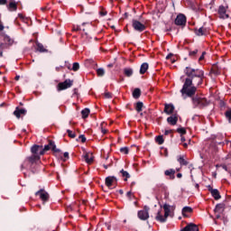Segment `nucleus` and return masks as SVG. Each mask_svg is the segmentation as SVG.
Returning a JSON list of instances; mask_svg holds the SVG:
<instances>
[{
	"label": "nucleus",
	"instance_id": "4",
	"mask_svg": "<svg viewBox=\"0 0 231 231\" xmlns=\"http://www.w3.org/2000/svg\"><path fill=\"white\" fill-rule=\"evenodd\" d=\"M132 26H133L134 30H135V32H144V30H145V24L142 23L138 20H133Z\"/></svg>",
	"mask_w": 231,
	"mask_h": 231
},
{
	"label": "nucleus",
	"instance_id": "35",
	"mask_svg": "<svg viewBox=\"0 0 231 231\" xmlns=\"http://www.w3.org/2000/svg\"><path fill=\"white\" fill-rule=\"evenodd\" d=\"M178 162L179 163H180L181 165H189V162L187 161H185V159L180 156L179 159H178Z\"/></svg>",
	"mask_w": 231,
	"mask_h": 231
},
{
	"label": "nucleus",
	"instance_id": "33",
	"mask_svg": "<svg viewBox=\"0 0 231 231\" xmlns=\"http://www.w3.org/2000/svg\"><path fill=\"white\" fill-rule=\"evenodd\" d=\"M97 77H104L106 75V70L102 68L97 69Z\"/></svg>",
	"mask_w": 231,
	"mask_h": 231
},
{
	"label": "nucleus",
	"instance_id": "8",
	"mask_svg": "<svg viewBox=\"0 0 231 231\" xmlns=\"http://www.w3.org/2000/svg\"><path fill=\"white\" fill-rule=\"evenodd\" d=\"M218 14L220 19H228L230 15L226 13V7L220 5L218 7Z\"/></svg>",
	"mask_w": 231,
	"mask_h": 231
},
{
	"label": "nucleus",
	"instance_id": "38",
	"mask_svg": "<svg viewBox=\"0 0 231 231\" xmlns=\"http://www.w3.org/2000/svg\"><path fill=\"white\" fill-rule=\"evenodd\" d=\"M177 133H179L182 136V134H187V130H185V128H178Z\"/></svg>",
	"mask_w": 231,
	"mask_h": 231
},
{
	"label": "nucleus",
	"instance_id": "31",
	"mask_svg": "<svg viewBox=\"0 0 231 231\" xmlns=\"http://www.w3.org/2000/svg\"><path fill=\"white\" fill-rule=\"evenodd\" d=\"M155 142L159 144V145H163V135H158L156 138H155Z\"/></svg>",
	"mask_w": 231,
	"mask_h": 231
},
{
	"label": "nucleus",
	"instance_id": "3",
	"mask_svg": "<svg viewBox=\"0 0 231 231\" xmlns=\"http://www.w3.org/2000/svg\"><path fill=\"white\" fill-rule=\"evenodd\" d=\"M73 86V80L66 79L64 82H60L57 86L58 91H63L64 89H68Z\"/></svg>",
	"mask_w": 231,
	"mask_h": 231
},
{
	"label": "nucleus",
	"instance_id": "55",
	"mask_svg": "<svg viewBox=\"0 0 231 231\" xmlns=\"http://www.w3.org/2000/svg\"><path fill=\"white\" fill-rule=\"evenodd\" d=\"M180 142H185V137H183V135H180Z\"/></svg>",
	"mask_w": 231,
	"mask_h": 231
},
{
	"label": "nucleus",
	"instance_id": "60",
	"mask_svg": "<svg viewBox=\"0 0 231 231\" xmlns=\"http://www.w3.org/2000/svg\"><path fill=\"white\" fill-rule=\"evenodd\" d=\"M107 68H113V63L108 64Z\"/></svg>",
	"mask_w": 231,
	"mask_h": 231
},
{
	"label": "nucleus",
	"instance_id": "48",
	"mask_svg": "<svg viewBox=\"0 0 231 231\" xmlns=\"http://www.w3.org/2000/svg\"><path fill=\"white\" fill-rule=\"evenodd\" d=\"M211 73H212L213 75H219V71H217V70H216V69H212V70H211Z\"/></svg>",
	"mask_w": 231,
	"mask_h": 231
},
{
	"label": "nucleus",
	"instance_id": "52",
	"mask_svg": "<svg viewBox=\"0 0 231 231\" xmlns=\"http://www.w3.org/2000/svg\"><path fill=\"white\" fill-rule=\"evenodd\" d=\"M0 5H6V0H0Z\"/></svg>",
	"mask_w": 231,
	"mask_h": 231
},
{
	"label": "nucleus",
	"instance_id": "26",
	"mask_svg": "<svg viewBox=\"0 0 231 231\" xmlns=\"http://www.w3.org/2000/svg\"><path fill=\"white\" fill-rule=\"evenodd\" d=\"M141 95H142V90H140V88H135L133 92V97L135 99L140 98Z\"/></svg>",
	"mask_w": 231,
	"mask_h": 231
},
{
	"label": "nucleus",
	"instance_id": "58",
	"mask_svg": "<svg viewBox=\"0 0 231 231\" xmlns=\"http://www.w3.org/2000/svg\"><path fill=\"white\" fill-rule=\"evenodd\" d=\"M183 147L187 148V147H189V144L187 143H184Z\"/></svg>",
	"mask_w": 231,
	"mask_h": 231
},
{
	"label": "nucleus",
	"instance_id": "14",
	"mask_svg": "<svg viewBox=\"0 0 231 231\" xmlns=\"http://www.w3.org/2000/svg\"><path fill=\"white\" fill-rule=\"evenodd\" d=\"M52 152L57 158H60V160H62V162H66V159H64V157L62 156V152L60 151V149H57V146H53Z\"/></svg>",
	"mask_w": 231,
	"mask_h": 231
},
{
	"label": "nucleus",
	"instance_id": "7",
	"mask_svg": "<svg viewBox=\"0 0 231 231\" xmlns=\"http://www.w3.org/2000/svg\"><path fill=\"white\" fill-rule=\"evenodd\" d=\"M175 24L177 26H185V24H187V17H185L184 14L177 15L175 19Z\"/></svg>",
	"mask_w": 231,
	"mask_h": 231
},
{
	"label": "nucleus",
	"instance_id": "9",
	"mask_svg": "<svg viewBox=\"0 0 231 231\" xmlns=\"http://www.w3.org/2000/svg\"><path fill=\"white\" fill-rule=\"evenodd\" d=\"M180 231H199V227H198V225H196L194 223H190V224H188Z\"/></svg>",
	"mask_w": 231,
	"mask_h": 231
},
{
	"label": "nucleus",
	"instance_id": "46",
	"mask_svg": "<svg viewBox=\"0 0 231 231\" xmlns=\"http://www.w3.org/2000/svg\"><path fill=\"white\" fill-rule=\"evenodd\" d=\"M113 95L110 92H105V97L106 98H111Z\"/></svg>",
	"mask_w": 231,
	"mask_h": 231
},
{
	"label": "nucleus",
	"instance_id": "23",
	"mask_svg": "<svg viewBox=\"0 0 231 231\" xmlns=\"http://www.w3.org/2000/svg\"><path fill=\"white\" fill-rule=\"evenodd\" d=\"M189 214H192V208L184 207L182 208V216H184V217H189Z\"/></svg>",
	"mask_w": 231,
	"mask_h": 231
},
{
	"label": "nucleus",
	"instance_id": "17",
	"mask_svg": "<svg viewBox=\"0 0 231 231\" xmlns=\"http://www.w3.org/2000/svg\"><path fill=\"white\" fill-rule=\"evenodd\" d=\"M83 158L86 162V163H88V165H91V163H93V153H86L85 155H83Z\"/></svg>",
	"mask_w": 231,
	"mask_h": 231
},
{
	"label": "nucleus",
	"instance_id": "64",
	"mask_svg": "<svg viewBox=\"0 0 231 231\" xmlns=\"http://www.w3.org/2000/svg\"><path fill=\"white\" fill-rule=\"evenodd\" d=\"M0 57H3V51H0Z\"/></svg>",
	"mask_w": 231,
	"mask_h": 231
},
{
	"label": "nucleus",
	"instance_id": "34",
	"mask_svg": "<svg viewBox=\"0 0 231 231\" xmlns=\"http://www.w3.org/2000/svg\"><path fill=\"white\" fill-rule=\"evenodd\" d=\"M121 174L125 179V181H127V178H131V175L129 174V172L124 171V170H121Z\"/></svg>",
	"mask_w": 231,
	"mask_h": 231
},
{
	"label": "nucleus",
	"instance_id": "29",
	"mask_svg": "<svg viewBox=\"0 0 231 231\" xmlns=\"http://www.w3.org/2000/svg\"><path fill=\"white\" fill-rule=\"evenodd\" d=\"M143 107V103L142 101H138L135 105V110L137 111V113H140Z\"/></svg>",
	"mask_w": 231,
	"mask_h": 231
},
{
	"label": "nucleus",
	"instance_id": "53",
	"mask_svg": "<svg viewBox=\"0 0 231 231\" xmlns=\"http://www.w3.org/2000/svg\"><path fill=\"white\" fill-rule=\"evenodd\" d=\"M173 55H174V54L170 53V54L167 55L166 59L169 60V59H171V57H172Z\"/></svg>",
	"mask_w": 231,
	"mask_h": 231
},
{
	"label": "nucleus",
	"instance_id": "10",
	"mask_svg": "<svg viewBox=\"0 0 231 231\" xmlns=\"http://www.w3.org/2000/svg\"><path fill=\"white\" fill-rule=\"evenodd\" d=\"M53 146H56L55 143L53 141H49V144L45 145L43 149L42 148L40 154L44 155V152H46V151H50V149L53 151Z\"/></svg>",
	"mask_w": 231,
	"mask_h": 231
},
{
	"label": "nucleus",
	"instance_id": "62",
	"mask_svg": "<svg viewBox=\"0 0 231 231\" xmlns=\"http://www.w3.org/2000/svg\"><path fill=\"white\" fill-rule=\"evenodd\" d=\"M216 217L217 219H219L221 217V215H217Z\"/></svg>",
	"mask_w": 231,
	"mask_h": 231
},
{
	"label": "nucleus",
	"instance_id": "18",
	"mask_svg": "<svg viewBox=\"0 0 231 231\" xmlns=\"http://www.w3.org/2000/svg\"><path fill=\"white\" fill-rule=\"evenodd\" d=\"M14 116H16V118H21V115H26V109H19V107H16L15 111L14 112Z\"/></svg>",
	"mask_w": 231,
	"mask_h": 231
},
{
	"label": "nucleus",
	"instance_id": "19",
	"mask_svg": "<svg viewBox=\"0 0 231 231\" xmlns=\"http://www.w3.org/2000/svg\"><path fill=\"white\" fill-rule=\"evenodd\" d=\"M164 174H165V176H169L170 180H174V178H176L174 176V174H176V170H174V169L166 170L164 171Z\"/></svg>",
	"mask_w": 231,
	"mask_h": 231
},
{
	"label": "nucleus",
	"instance_id": "2",
	"mask_svg": "<svg viewBox=\"0 0 231 231\" xmlns=\"http://www.w3.org/2000/svg\"><path fill=\"white\" fill-rule=\"evenodd\" d=\"M192 103L195 107H205L206 106H208V101L207 98L199 96H195L192 97Z\"/></svg>",
	"mask_w": 231,
	"mask_h": 231
},
{
	"label": "nucleus",
	"instance_id": "20",
	"mask_svg": "<svg viewBox=\"0 0 231 231\" xmlns=\"http://www.w3.org/2000/svg\"><path fill=\"white\" fill-rule=\"evenodd\" d=\"M155 219L157 221H160V223H165V221H167V217H165V215L163 217V215L162 214V211H158L157 215L155 217Z\"/></svg>",
	"mask_w": 231,
	"mask_h": 231
},
{
	"label": "nucleus",
	"instance_id": "40",
	"mask_svg": "<svg viewBox=\"0 0 231 231\" xmlns=\"http://www.w3.org/2000/svg\"><path fill=\"white\" fill-rule=\"evenodd\" d=\"M67 133L69 138H75V136H77V134H75V133H73L71 130H67Z\"/></svg>",
	"mask_w": 231,
	"mask_h": 231
},
{
	"label": "nucleus",
	"instance_id": "56",
	"mask_svg": "<svg viewBox=\"0 0 231 231\" xmlns=\"http://www.w3.org/2000/svg\"><path fill=\"white\" fill-rule=\"evenodd\" d=\"M203 59H205V56L202 54V55L199 57V60H203Z\"/></svg>",
	"mask_w": 231,
	"mask_h": 231
},
{
	"label": "nucleus",
	"instance_id": "21",
	"mask_svg": "<svg viewBox=\"0 0 231 231\" xmlns=\"http://www.w3.org/2000/svg\"><path fill=\"white\" fill-rule=\"evenodd\" d=\"M167 122H168V124H170L171 125H176V124H178V116H169V117L167 118Z\"/></svg>",
	"mask_w": 231,
	"mask_h": 231
},
{
	"label": "nucleus",
	"instance_id": "25",
	"mask_svg": "<svg viewBox=\"0 0 231 231\" xmlns=\"http://www.w3.org/2000/svg\"><path fill=\"white\" fill-rule=\"evenodd\" d=\"M163 208H164L165 217H169V214H171V206H169V204H164Z\"/></svg>",
	"mask_w": 231,
	"mask_h": 231
},
{
	"label": "nucleus",
	"instance_id": "15",
	"mask_svg": "<svg viewBox=\"0 0 231 231\" xmlns=\"http://www.w3.org/2000/svg\"><path fill=\"white\" fill-rule=\"evenodd\" d=\"M138 217L145 221V219H149V211L148 210H141L138 212Z\"/></svg>",
	"mask_w": 231,
	"mask_h": 231
},
{
	"label": "nucleus",
	"instance_id": "6",
	"mask_svg": "<svg viewBox=\"0 0 231 231\" xmlns=\"http://www.w3.org/2000/svg\"><path fill=\"white\" fill-rule=\"evenodd\" d=\"M35 196H39L40 199H42V201H43V203H46V201H49V199H50V194L47 193V191L42 189L38 190L35 193Z\"/></svg>",
	"mask_w": 231,
	"mask_h": 231
},
{
	"label": "nucleus",
	"instance_id": "37",
	"mask_svg": "<svg viewBox=\"0 0 231 231\" xmlns=\"http://www.w3.org/2000/svg\"><path fill=\"white\" fill-rule=\"evenodd\" d=\"M9 8L14 11L17 10V4H15V2H10Z\"/></svg>",
	"mask_w": 231,
	"mask_h": 231
},
{
	"label": "nucleus",
	"instance_id": "39",
	"mask_svg": "<svg viewBox=\"0 0 231 231\" xmlns=\"http://www.w3.org/2000/svg\"><path fill=\"white\" fill-rule=\"evenodd\" d=\"M120 152H123L124 154H129V148L123 147L120 149Z\"/></svg>",
	"mask_w": 231,
	"mask_h": 231
},
{
	"label": "nucleus",
	"instance_id": "32",
	"mask_svg": "<svg viewBox=\"0 0 231 231\" xmlns=\"http://www.w3.org/2000/svg\"><path fill=\"white\" fill-rule=\"evenodd\" d=\"M82 118H88L89 116V109L85 108L81 111Z\"/></svg>",
	"mask_w": 231,
	"mask_h": 231
},
{
	"label": "nucleus",
	"instance_id": "22",
	"mask_svg": "<svg viewBox=\"0 0 231 231\" xmlns=\"http://www.w3.org/2000/svg\"><path fill=\"white\" fill-rule=\"evenodd\" d=\"M196 35L201 36V35H207L208 32L207 31V28L205 27H200L199 29L195 30Z\"/></svg>",
	"mask_w": 231,
	"mask_h": 231
},
{
	"label": "nucleus",
	"instance_id": "51",
	"mask_svg": "<svg viewBox=\"0 0 231 231\" xmlns=\"http://www.w3.org/2000/svg\"><path fill=\"white\" fill-rule=\"evenodd\" d=\"M5 30V26L3 25V23H0V32H3Z\"/></svg>",
	"mask_w": 231,
	"mask_h": 231
},
{
	"label": "nucleus",
	"instance_id": "41",
	"mask_svg": "<svg viewBox=\"0 0 231 231\" xmlns=\"http://www.w3.org/2000/svg\"><path fill=\"white\" fill-rule=\"evenodd\" d=\"M226 117L231 122V110H227L226 113Z\"/></svg>",
	"mask_w": 231,
	"mask_h": 231
},
{
	"label": "nucleus",
	"instance_id": "16",
	"mask_svg": "<svg viewBox=\"0 0 231 231\" xmlns=\"http://www.w3.org/2000/svg\"><path fill=\"white\" fill-rule=\"evenodd\" d=\"M209 191L211 193V195L213 196L214 199L217 200V199H221V195L219 194V190L217 189H214L211 187H209Z\"/></svg>",
	"mask_w": 231,
	"mask_h": 231
},
{
	"label": "nucleus",
	"instance_id": "50",
	"mask_svg": "<svg viewBox=\"0 0 231 231\" xmlns=\"http://www.w3.org/2000/svg\"><path fill=\"white\" fill-rule=\"evenodd\" d=\"M126 196H127V198H129V199H131V196H133V193L131 191H128L126 193Z\"/></svg>",
	"mask_w": 231,
	"mask_h": 231
},
{
	"label": "nucleus",
	"instance_id": "36",
	"mask_svg": "<svg viewBox=\"0 0 231 231\" xmlns=\"http://www.w3.org/2000/svg\"><path fill=\"white\" fill-rule=\"evenodd\" d=\"M79 69H80V65L79 64V62H74L72 66V70L79 71Z\"/></svg>",
	"mask_w": 231,
	"mask_h": 231
},
{
	"label": "nucleus",
	"instance_id": "57",
	"mask_svg": "<svg viewBox=\"0 0 231 231\" xmlns=\"http://www.w3.org/2000/svg\"><path fill=\"white\" fill-rule=\"evenodd\" d=\"M182 176H183V175H182L181 173H178V174H177V178H182Z\"/></svg>",
	"mask_w": 231,
	"mask_h": 231
},
{
	"label": "nucleus",
	"instance_id": "11",
	"mask_svg": "<svg viewBox=\"0 0 231 231\" xmlns=\"http://www.w3.org/2000/svg\"><path fill=\"white\" fill-rule=\"evenodd\" d=\"M41 160V156L39 154H32L31 156L27 157V162L31 163V165H33V163H37Z\"/></svg>",
	"mask_w": 231,
	"mask_h": 231
},
{
	"label": "nucleus",
	"instance_id": "59",
	"mask_svg": "<svg viewBox=\"0 0 231 231\" xmlns=\"http://www.w3.org/2000/svg\"><path fill=\"white\" fill-rule=\"evenodd\" d=\"M19 79H21V77H20V76H16V77L14 78V80H19Z\"/></svg>",
	"mask_w": 231,
	"mask_h": 231
},
{
	"label": "nucleus",
	"instance_id": "1",
	"mask_svg": "<svg viewBox=\"0 0 231 231\" xmlns=\"http://www.w3.org/2000/svg\"><path fill=\"white\" fill-rule=\"evenodd\" d=\"M185 73L188 78L185 79L180 92L182 95H187V97H194L198 89L196 86H201L203 84L205 72L199 69L187 67Z\"/></svg>",
	"mask_w": 231,
	"mask_h": 231
},
{
	"label": "nucleus",
	"instance_id": "24",
	"mask_svg": "<svg viewBox=\"0 0 231 231\" xmlns=\"http://www.w3.org/2000/svg\"><path fill=\"white\" fill-rule=\"evenodd\" d=\"M149 69V64L144 62L141 65L140 74L143 75Z\"/></svg>",
	"mask_w": 231,
	"mask_h": 231
},
{
	"label": "nucleus",
	"instance_id": "61",
	"mask_svg": "<svg viewBox=\"0 0 231 231\" xmlns=\"http://www.w3.org/2000/svg\"><path fill=\"white\" fill-rule=\"evenodd\" d=\"M119 194H124V190H122V189H119Z\"/></svg>",
	"mask_w": 231,
	"mask_h": 231
},
{
	"label": "nucleus",
	"instance_id": "42",
	"mask_svg": "<svg viewBox=\"0 0 231 231\" xmlns=\"http://www.w3.org/2000/svg\"><path fill=\"white\" fill-rule=\"evenodd\" d=\"M198 54V49L189 51V56L194 57Z\"/></svg>",
	"mask_w": 231,
	"mask_h": 231
},
{
	"label": "nucleus",
	"instance_id": "44",
	"mask_svg": "<svg viewBox=\"0 0 231 231\" xmlns=\"http://www.w3.org/2000/svg\"><path fill=\"white\" fill-rule=\"evenodd\" d=\"M101 132L103 133V134H106L107 130L104 129V123H101Z\"/></svg>",
	"mask_w": 231,
	"mask_h": 231
},
{
	"label": "nucleus",
	"instance_id": "5",
	"mask_svg": "<svg viewBox=\"0 0 231 231\" xmlns=\"http://www.w3.org/2000/svg\"><path fill=\"white\" fill-rule=\"evenodd\" d=\"M106 187H108V189H110V187H116L117 183H118V179H116V177L115 176H109L106 178Z\"/></svg>",
	"mask_w": 231,
	"mask_h": 231
},
{
	"label": "nucleus",
	"instance_id": "45",
	"mask_svg": "<svg viewBox=\"0 0 231 231\" xmlns=\"http://www.w3.org/2000/svg\"><path fill=\"white\" fill-rule=\"evenodd\" d=\"M5 41L9 42L10 44H12V42H14V40L10 39V37H8V36L5 37Z\"/></svg>",
	"mask_w": 231,
	"mask_h": 231
},
{
	"label": "nucleus",
	"instance_id": "54",
	"mask_svg": "<svg viewBox=\"0 0 231 231\" xmlns=\"http://www.w3.org/2000/svg\"><path fill=\"white\" fill-rule=\"evenodd\" d=\"M100 15H107V12H104V11H102V12H100Z\"/></svg>",
	"mask_w": 231,
	"mask_h": 231
},
{
	"label": "nucleus",
	"instance_id": "12",
	"mask_svg": "<svg viewBox=\"0 0 231 231\" xmlns=\"http://www.w3.org/2000/svg\"><path fill=\"white\" fill-rule=\"evenodd\" d=\"M41 151H42V146H41V145L34 144L31 148V152H32V155L39 154V156H42L41 155Z\"/></svg>",
	"mask_w": 231,
	"mask_h": 231
},
{
	"label": "nucleus",
	"instance_id": "30",
	"mask_svg": "<svg viewBox=\"0 0 231 231\" xmlns=\"http://www.w3.org/2000/svg\"><path fill=\"white\" fill-rule=\"evenodd\" d=\"M225 208V204H217L214 209L215 213L221 212Z\"/></svg>",
	"mask_w": 231,
	"mask_h": 231
},
{
	"label": "nucleus",
	"instance_id": "13",
	"mask_svg": "<svg viewBox=\"0 0 231 231\" xmlns=\"http://www.w3.org/2000/svg\"><path fill=\"white\" fill-rule=\"evenodd\" d=\"M164 113H166V115H172V113H174V105L165 104L164 105Z\"/></svg>",
	"mask_w": 231,
	"mask_h": 231
},
{
	"label": "nucleus",
	"instance_id": "27",
	"mask_svg": "<svg viewBox=\"0 0 231 231\" xmlns=\"http://www.w3.org/2000/svg\"><path fill=\"white\" fill-rule=\"evenodd\" d=\"M37 51H40V53H46L48 52V50L44 49V45L42 43H37Z\"/></svg>",
	"mask_w": 231,
	"mask_h": 231
},
{
	"label": "nucleus",
	"instance_id": "47",
	"mask_svg": "<svg viewBox=\"0 0 231 231\" xmlns=\"http://www.w3.org/2000/svg\"><path fill=\"white\" fill-rule=\"evenodd\" d=\"M63 157L65 158V162H66V160H69V152H64Z\"/></svg>",
	"mask_w": 231,
	"mask_h": 231
},
{
	"label": "nucleus",
	"instance_id": "49",
	"mask_svg": "<svg viewBox=\"0 0 231 231\" xmlns=\"http://www.w3.org/2000/svg\"><path fill=\"white\" fill-rule=\"evenodd\" d=\"M172 133V130H165L164 134L167 136V134H171Z\"/></svg>",
	"mask_w": 231,
	"mask_h": 231
},
{
	"label": "nucleus",
	"instance_id": "43",
	"mask_svg": "<svg viewBox=\"0 0 231 231\" xmlns=\"http://www.w3.org/2000/svg\"><path fill=\"white\" fill-rule=\"evenodd\" d=\"M79 140H81L82 143H86V136L84 134L79 135Z\"/></svg>",
	"mask_w": 231,
	"mask_h": 231
},
{
	"label": "nucleus",
	"instance_id": "28",
	"mask_svg": "<svg viewBox=\"0 0 231 231\" xmlns=\"http://www.w3.org/2000/svg\"><path fill=\"white\" fill-rule=\"evenodd\" d=\"M124 75H125V77H132L133 76V69H131V68L124 69Z\"/></svg>",
	"mask_w": 231,
	"mask_h": 231
},
{
	"label": "nucleus",
	"instance_id": "63",
	"mask_svg": "<svg viewBox=\"0 0 231 231\" xmlns=\"http://www.w3.org/2000/svg\"><path fill=\"white\" fill-rule=\"evenodd\" d=\"M21 169H22V171L24 169V164L21 165Z\"/></svg>",
	"mask_w": 231,
	"mask_h": 231
}]
</instances>
